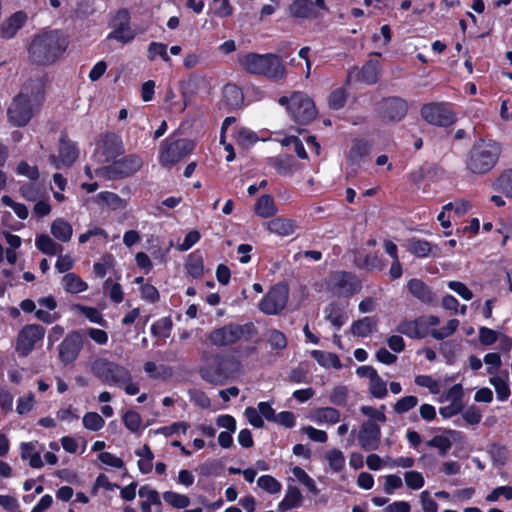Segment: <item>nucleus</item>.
I'll list each match as a JSON object with an SVG mask.
<instances>
[{"mask_svg": "<svg viewBox=\"0 0 512 512\" xmlns=\"http://www.w3.org/2000/svg\"><path fill=\"white\" fill-rule=\"evenodd\" d=\"M278 212L274 200L270 195H262L255 203V213L262 218H269Z\"/></svg>", "mask_w": 512, "mask_h": 512, "instance_id": "c9c22d12", "label": "nucleus"}, {"mask_svg": "<svg viewBox=\"0 0 512 512\" xmlns=\"http://www.w3.org/2000/svg\"><path fill=\"white\" fill-rule=\"evenodd\" d=\"M193 149V143L186 139L172 140L167 138L160 144L159 163L162 167L171 168L187 156Z\"/></svg>", "mask_w": 512, "mask_h": 512, "instance_id": "1a4fd4ad", "label": "nucleus"}, {"mask_svg": "<svg viewBox=\"0 0 512 512\" xmlns=\"http://www.w3.org/2000/svg\"><path fill=\"white\" fill-rule=\"evenodd\" d=\"M310 419L318 425L333 426L340 422L341 413L334 407H319L311 412Z\"/></svg>", "mask_w": 512, "mask_h": 512, "instance_id": "4be33fe9", "label": "nucleus"}, {"mask_svg": "<svg viewBox=\"0 0 512 512\" xmlns=\"http://www.w3.org/2000/svg\"><path fill=\"white\" fill-rule=\"evenodd\" d=\"M104 293L107 294L114 303H121L124 299L121 285L110 278L104 283Z\"/></svg>", "mask_w": 512, "mask_h": 512, "instance_id": "8fccbe9b", "label": "nucleus"}, {"mask_svg": "<svg viewBox=\"0 0 512 512\" xmlns=\"http://www.w3.org/2000/svg\"><path fill=\"white\" fill-rule=\"evenodd\" d=\"M266 228L274 234L289 236L294 233L297 225L295 221L286 218H274L266 223Z\"/></svg>", "mask_w": 512, "mask_h": 512, "instance_id": "393cba45", "label": "nucleus"}, {"mask_svg": "<svg viewBox=\"0 0 512 512\" xmlns=\"http://www.w3.org/2000/svg\"><path fill=\"white\" fill-rule=\"evenodd\" d=\"M460 432L455 430H444L442 434L435 435L428 442L427 446L436 448L439 455L445 456L451 449L453 443L459 439Z\"/></svg>", "mask_w": 512, "mask_h": 512, "instance_id": "412c9836", "label": "nucleus"}, {"mask_svg": "<svg viewBox=\"0 0 512 512\" xmlns=\"http://www.w3.org/2000/svg\"><path fill=\"white\" fill-rule=\"evenodd\" d=\"M348 399V389L346 386H336L334 387L330 394H329V400L332 404L336 406H344L347 403Z\"/></svg>", "mask_w": 512, "mask_h": 512, "instance_id": "052dcab7", "label": "nucleus"}, {"mask_svg": "<svg viewBox=\"0 0 512 512\" xmlns=\"http://www.w3.org/2000/svg\"><path fill=\"white\" fill-rule=\"evenodd\" d=\"M407 287L410 293L423 303H431L433 301V294L429 287L419 279H411Z\"/></svg>", "mask_w": 512, "mask_h": 512, "instance_id": "2f4dec72", "label": "nucleus"}, {"mask_svg": "<svg viewBox=\"0 0 512 512\" xmlns=\"http://www.w3.org/2000/svg\"><path fill=\"white\" fill-rule=\"evenodd\" d=\"M224 361L219 360L215 368L211 366H203L200 369V374L204 380L212 384H222L230 377V373L226 372L223 368Z\"/></svg>", "mask_w": 512, "mask_h": 512, "instance_id": "b1692460", "label": "nucleus"}, {"mask_svg": "<svg viewBox=\"0 0 512 512\" xmlns=\"http://www.w3.org/2000/svg\"><path fill=\"white\" fill-rule=\"evenodd\" d=\"M500 153V146L496 142L480 139L472 145L466 155V169L472 174H486L495 167Z\"/></svg>", "mask_w": 512, "mask_h": 512, "instance_id": "20e7f679", "label": "nucleus"}, {"mask_svg": "<svg viewBox=\"0 0 512 512\" xmlns=\"http://www.w3.org/2000/svg\"><path fill=\"white\" fill-rule=\"evenodd\" d=\"M77 157L78 149L76 145L65 136H62L59 144V157L50 155L49 162L54 168L60 169L62 167L71 166L76 161Z\"/></svg>", "mask_w": 512, "mask_h": 512, "instance_id": "a211bd4d", "label": "nucleus"}, {"mask_svg": "<svg viewBox=\"0 0 512 512\" xmlns=\"http://www.w3.org/2000/svg\"><path fill=\"white\" fill-rule=\"evenodd\" d=\"M324 457L328 462L329 468L332 472L339 473L344 469L345 456L340 449H330L326 451Z\"/></svg>", "mask_w": 512, "mask_h": 512, "instance_id": "a19ab883", "label": "nucleus"}, {"mask_svg": "<svg viewBox=\"0 0 512 512\" xmlns=\"http://www.w3.org/2000/svg\"><path fill=\"white\" fill-rule=\"evenodd\" d=\"M303 500L302 494L296 487L289 486L284 498L278 503V510L284 512L286 510L298 507Z\"/></svg>", "mask_w": 512, "mask_h": 512, "instance_id": "72a5a7b5", "label": "nucleus"}, {"mask_svg": "<svg viewBox=\"0 0 512 512\" xmlns=\"http://www.w3.org/2000/svg\"><path fill=\"white\" fill-rule=\"evenodd\" d=\"M381 440V429L372 420L364 421L357 433L359 446L365 451L377 450Z\"/></svg>", "mask_w": 512, "mask_h": 512, "instance_id": "dca6fc26", "label": "nucleus"}, {"mask_svg": "<svg viewBox=\"0 0 512 512\" xmlns=\"http://www.w3.org/2000/svg\"><path fill=\"white\" fill-rule=\"evenodd\" d=\"M27 21L26 13L18 11L6 19L0 28L1 37L4 39L13 38Z\"/></svg>", "mask_w": 512, "mask_h": 512, "instance_id": "5701e85b", "label": "nucleus"}, {"mask_svg": "<svg viewBox=\"0 0 512 512\" xmlns=\"http://www.w3.org/2000/svg\"><path fill=\"white\" fill-rule=\"evenodd\" d=\"M270 165L281 175H288L293 170V162L289 156L271 158Z\"/></svg>", "mask_w": 512, "mask_h": 512, "instance_id": "603ef678", "label": "nucleus"}, {"mask_svg": "<svg viewBox=\"0 0 512 512\" xmlns=\"http://www.w3.org/2000/svg\"><path fill=\"white\" fill-rule=\"evenodd\" d=\"M83 426L90 431H99L105 425V420L96 412H87L82 419Z\"/></svg>", "mask_w": 512, "mask_h": 512, "instance_id": "5fc2aeb1", "label": "nucleus"}, {"mask_svg": "<svg viewBox=\"0 0 512 512\" xmlns=\"http://www.w3.org/2000/svg\"><path fill=\"white\" fill-rule=\"evenodd\" d=\"M94 201L98 205H106L112 210L124 209L127 205L126 200L122 199L119 195L110 191H102L94 197Z\"/></svg>", "mask_w": 512, "mask_h": 512, "instance_id": "c756f323", "label": "nucleus"}, {"mask_svg": "<svg viewBox=\"0 0 512 512\" xmlns=\"http://www.w3.org/2000/svg\"><path fill=\"white\" fill-rule=\"evenodd\" d=\"M405 484L409 489L419 490L424 486L423 475L418 471H408L404 474Z\"/></svg>", "mask_w": 512, "mask_h": 512, "instance_id": "e2e57ef3", "label": "nucleus"}, {"mask_svg": "<svg viewBox=\"0 0 512 512\" xmlns=\"http://www.w3.org/2000/svg\"><path fill=\"white\" fill-rule=\"evenodd\" d=\"M45 328L39 324L25 325L18 333L15 350L20 357H27L34 349L35 344L45 336Z\"/></svg>", "mask_w": 512, "mask_h": 512, "instance_id": "f8f14e48", "label": "nucleus"}, {"mask_svg": "<svg viewBox=\"0 0 512 512\" xmlns=\"http://www.w3.org/2000/svg\"><path fill=\"white\" fill-rule=\"evenodd\" d=\"M422 118L431 125L449 126L455 121L454 113L444 103H429L421 108Z\"/></svg>", "mask_w": 512, "mask_h": 512, "instance_id": "4468645a", "label": "nucleus"}, {"mask_svg": "<svg viewBox=\"0 0 512 512\" xmlns=\"http://www.w3.org/2000/svg\"><path fill=\"white\" fill-rule=\"evenodd\" d=\"M348 302L333 301L324 309V318L337 330L349 319L347 312Z\"/></svg>", "mask_w": 512, "mask_h": 512, "instance_id": "6ab92c4d", "label": "nucleus"}, {"mask_svg": "<svg viewBox=\"0 0 512 512\" xmlns=\"http://www.w3.org/2000/svg\"><path fill=\"white\" fill-rule=\"evenodd\" d=\"M377 327V320L374 317H363L352 323L350 332L357 337L371 335Z\"/></svg>", "mask_w": 512, "mask_h": 512, "instance_id": "7c9ffc66", "label": "nucleus"}, {"mask_svg": "<svg viewBox=\"0 0 512 512\" xmlns=\"http://www.w3.org/2000/svg\"><path fill=\"white\" fill-rule=\"evenodd\" d=\"M74 309L85 316L90 322L98 324L102 327L108 326L107 321L104 319L102 313L98 309L80 304L75 305Z\"/></svg>", "mask_w": 512, "mask_h": 512, "instance_id": "79ce46f5", "label": "nucleus"}, {"mask_svg": "<svg viewBox=\"0 0 512 512\" xmlns=\"http://www.w3.org/2000/svg\"><path fill=\"white\" fill-rule=\"evenodd\" d=\"M508 376L505 377L494 375L489 382L494 387L499 401H506L510 396V389L507 383Z\"/></svg>", "mask_w": 512, "mask_h": 512, "instance_id": "c03bdc74", "label": "nucleus"}, {"mask_svg": "<svg viewBox=\"0 0 512 512\" xmlns=\"http://www.w3.org/2000/svg\"><path fill=\"white\" fill-rule=\"evenodd\" d=\"M44 100V83L41 79L26 82L8 108L9 121L18 127L25 126L39 110Z\"/></svg>", "mask_w": 512, "mask_h": 512, "instance_id": "f257e3e1", "label": "nucleus"}, {"mask_svg": "<svg viewBox=\"0 0 512 512\" xmlns=\"http://www.w3.org/2000/svg\"><path fill=\"white\" fill-rule=\"evenodd\" d=\"M313 358L317 361V363L325 368H335L341 369L342 364L340 358L335 353L323 352L320 350L312 351Z\"/></svg>", "mask_w": 512, "mask_h": 512, "instance_id": "58836bf2", "label": "nucleus"}, {"mask_svg": "<svg viewBox=\"0 0 512 512\" xmlns=\"http://www.w3.org/2000/svg\"><path fill=\"white\" fill-rule=\"evenodd\" d=\"M109 25L112 31L107 35V39L127 44L136 36L135 31L130 26V13L127 9L118 10Z\"/></svg>", "mask_w": 512, "mask_h": 512, "instance_id": "ddd939ff", "label": "nucleus"}, {"mask_svg": "<svg viewBox=\"0 0 512 512\" xmlns=\"http://www.w3.org/2000/svg\"><path fill=\"white\" fill-rule=\"evenodd\" d=\"M159 56L164 62H170V57L167 53V45L161 42H151L147 49V57L150 61Z\"/></svg>", "mask_w": 512, "mask_h": 512, "instance_id": "3c124183", "label": "nucleus"}, {"mask_svg": "<svg viewBox=\"0 0 512 512\" xmlns=\"http://www.w3.org/2000/svg\"><path fill=\"white\" fill-rule=\"evenodd\" d=\"M123 152L121 139L114 135H107L103 140L102 153L106 161L116 158Z\"/></svg>", "mask_w": 512, "mask_h": 512, "instance_id": "cd10ccee", "label": "nucleus"}, {"mask_svg": "<svg viewBox=\"0 0 512 512\" xmlns=\"http://www.w3.org/2000/svg\"><path fill=\"white\" fill-rule=\"evenodd\" d=\"M289 290L285 284L278 283L272 286L259 303V309L266 315L280 313L287 304Z\"/></svg>", "mask_w": 512, "mask_h": 512, "instance_id": "9b49d317", "label": "nucleus"}, {"mask_svg": "<svg viewBox=\"0 0 512 512\" xmlns=\"http://www.w3.org/2000/svg\"><path fill=\"white\" fill-rule=\"evenodd\" d=\"M223 97L228 106L238 108L242 105L244 97L242 90L234 84H227L223 89Z\"/></svg>", "mask_w": 512, "mask_h": 512, "instance_id": "4c0bfd02", "label": "nucleus"}, {"mask_svg": "<svg viewBox=\"0 0 512 512\" xmlns=\"http://www.w3.org/2000/svg\"><path fill=\"white\" fill-rule=\"evenodd\" d=\"M61 283L64 290L71 294L81 293L88 289V284L74 273L64 275Z\"/></svg>", "mask_w": 512, "mask_h": 512, "instance_id": "f704fd0d", "label": "nucleus"}, {"mask_svg": "<svg viewBox=\"0 0 512 512\" xmlns=\"http://www.w3.org/2000/svg\"><path fill=\"white\" fill-rule=\"evenodd\" d=\"M138 494L140 498H142L140 503H148L157 507H160L162 504L159 493L149 485L141 486L139 488Z\"/></svg>", "mask_w": 512, "mask_h": 512, "instance_id": "864d4df0", "label": "nucleus"}, {"mask_svg": "<svg viewBox=\"0 0 512 512\" xmlns=\"http://www.w3.org/2000/svg\"><path fill=\"white\" fill-rule=\"evenodd\" d=\"M459 325L460 322L458 319H450L443 327L432 329L431 336L436 340L446 339L457 331Z\"/></svg>", "mask_w": 512, "mask_h": 512, "instance_id": "49530a36", "label": "nucleus"}, {"mask_svg": "<svg viewBox=\"0 0 512 512\" xmlns=\"http://www.w3.org/2000/svg\"><path fill=\"white\" fill-rule=\"evenodd\" d=\"M416 321V327H417V333L418 339H422L427 337L428 335L431 336V331L434 329L435 326H437L440 322V319L435 315H427V316H420Z\"/></svg>", "mask_w": 512, "mask_h": 512, "instance_id": "e433bc0d", "label": "nucleus"}, {"mask_svg": "<svg viewBox=\"0 0 512 512\" xmlns=\"http://www.w3.org/2000/svg\"><path fill=\"white\" fill-rule=\"evenodd\" d=\"M370 145L364 140H355L347 154V160L351 166H358L368 155Z\"/></svg>", "mask_w": 512, "mask_h": 512, "instance_id": "c85d7f7f", "label": "nucleus"}, {"mask_svg": "<svg viewBox=\"0 0 512 512\" xmlns=\"http://www.w3.org/2000/svg\"><path fill=\"white\" fill-rule=\"evenodd\" d=\"M328 10L325 0H294L289 6L292 17L316 19Z\"/></svg>", "mask_w": 512, "mask_h": 512, "instance_id": "2eb2a0df", "label": "nucleus"}, {"mask_svg": "<svg viewBox=\"0 0 512 512\" xmlns=\"http://www.w3.org/2000/svg\"><path fill=\"white\" fill-rule=\"evenodd\" d=\"M496 187L507 197L512 198V169L505 170L496 180Z\"/></svg>", "mask_w": 512, "mask_h": 512, "instance_id": "13d9d810", "label": "nucleus"}, {"mask_svg": "<svg viewBox=\"0 0 512 512\" xmlns=\"http://www.w3.org/2000/svg\"><path fill=\"white\" fill-rule=\"evenodd\" d=\"M418 398L416 396H405L399 399L394 405V411L398 414H403L416 407Z\"/></svg>", "mask_w": 512, "mask_h": 512, "instance_id": "338daca9", "label": "nucleus"}, {"mask_svg": "<svg viewBox=\"0 0 512 512\" xmlns=\"http://www.w3.org/2000/svg\"><path fill=\"white\" fill-rule=\"evenodd\" d=\"M370 393L378 399H383L387 395V387L386 383L382 380V378L376 375L369 383Z\"/></svg>", "mask_w": 512, "mask_h": 512, "instance_id": "69168bd1", "label": "nucleus"}, {"mask_svg": "<svg viewBox=\"0 0 512 512\" xmlns=\"http://www.w3.org/2000/svg\"><path fill=\"white\" fill-rule=\"evenodd\" d=\"M143 160L135 154L127 155L111 165L95 170L97 176L104 177L108 180H116L129 177L141 169Z\"/></svg>", "mask_w": 512, "mask_h": 512, "instance_id": "6e6552de", "label": "nucleus"}, {"mask_svg": "<svg viewBox=\"0 0 512 512\" xmlns=\"http://www.w3.org/2000/svg\"><path fill=\"white\" fill-rule=\"evenodd\" d=\"M68 44L67 37L60 31H44L33 37L28 48V55L34 64L48 66L60 59Z\"/></svg>", "mask_w": 512, "mask_h": 512, "instance_id": "f03ea898", "label": "nucleus"}, {"mask_svg": "<svg viewBox=\"0 0 512 512\" xmlns=\"http://www.w3.org/2000/svg\"><path fill=\"white\" fill-rule=\"evenodd\" d=\"M164 501L176 509H183L189 506L190 498L184 494L174 491H166L163 493Z\"/></svg>", "mask_w": 512, "mask_h": 512, "instance_id": "de8ad7c7", "label": "nucleus"}, {"mask_svg": "<svg viewBox=\"0 0 512 512\" xmlns=\"http://www.w3.org/2000/svg\"><path fill=\"white\" fill-rule=\"evenodd\" d=\"M83 346V336L81 331H73L67 334L59 345L60 360L69 364L74 362Z\"/></svg>", "mask_w": 512, "mask_h": 512, "instance_id": "f3484780", "label": "nucleus"}, {"mask_svg": "<svg viewBox=\"0 0 512 512\" xmlns=\"http://www.w3.org/2000/svg\"><path fill=\"white\" fill-rule=\"evenodd\" d=\"M407 103L398 97L384 99L381 106L382 116L390 121H400L407 114Z\"/></svg>", "mask_w": 512, "mask_h": 512, "instance_id": "aec40b11", "label": "nucleus"}, {"mask_svg": "<svg viewBox=\"0 0 512 512\" xmlns=\"http://www.w3.org/2000/svg\"><path fill=\"white\" fill-rule=\"evenodd\" d=\"M21 457L28 460L32 468H41L44 465L41 452L37 449V442L21 443Z\"/></svg>", "mask_w": 512, "mask_h": 512, "instance_id": "bb28decb", "label": "nucleus"}, {"mask_svg": "<svg viewBox=\"0 0 512 512\" xmlns=\"http://www.w3.org/2000/svg\"><path fill=\"white\" fill-rule=\"evenodd\" d=\"M35 246L42 253L53 256L62 252L63 247L57 244L49 235L40 234L35 238Z\"/></svg>", "mask_w": 512, "mask_h": 512, "instance_id": "473e14b6", "label": "nucleus"}, {"mask_svg": "<svg viewBox=\"0 0 512 512\" xmlns=\"http://www.w3.org/2000/svg\"><path fill=\"white\" fill-rule=\"evenodd\" d=\"M362 78L365 82L373 84L377 81L378 62L374 60L368 61L361 70Z\"/></svg>", "mask_w": 512, "mask_h": 512, "instance_id": "0e129e2a", "label": "nucleus"}, {"mask_svg": "<svg viewBox=\"0 0 512 512\" xmlns=\"http://www.w3.org/2000/svg\"><path fill=\"white\" fill-rule=\"evenodd\" d=\"M19 192L27 201H37L43 198V192L34 183H24L20 186Z\"/></svg>", "mask_w": 512, "mask_h": 512, "instance_id": "4d7b16f0", "label": "nucleus"}, {"mask_svg": "<svg viewBox=\"0 0 512 512\" xmlns=\"http://www.w3.org/2000/svg\"><path fill=\"white\" fill-rule=\"evenodd\" d=\"M50 232L60 242H69L73 236L71 224L63 218H56L52 221Z\"/></svg>", "mask_w": 512, "mask_h": 512, "instance_id": "a878e982", "label": "nucleus"}, {"mask_svg": "<svg viewBox=\"0 0 512 512\" xmlns=\"http://www.w3.org/2000/svg\"><path fill=\"white\" fill-rule=\"evenodd\" d=\"M1 201L4 205L10 207L14 213L22 220H25L28 218V215H29V211H28V208L22 204V203H18V202H15L10 196L8 195H4L2 198H1Z\"/></svg>", "mask_w": 512, "mask_h": 512, "instance_id": "680f3d73", "label": "nucleus"}, {"mask_svg": "<svg viewBox=\"0 0 512 512\" xmlns=\"http://www.w3.org/2000/svg\"><path fill=\"white\" fill-rule=\"evenodd\" d=\"M256 334L253 323L236 324L228 323L214 328L207 335V340L212 346L226 347L240 341H248Z\"/></svg>", "mask_w": 512, "mask_h": 512, "instance_id": "39448f33", "label": "nucleus"}, {"mask_svg": "<svg viewBox=\"0 0 512 512\" xmlns=\"http://www.w3.org/2000/svg\"><path fill=\"white\" fill-rule=\"evenodd\" d=\"M91 372L109 386H118L127 382L130 377V371L126 367L106 358L95 359L91 364Z\"/></svg>", "mask_w": 512, "mask_h": 512, "instance_id": "423d86ee", "label": "nucleus"}, {"mask_svg": "<svg viewBox=\"0 0 512 512\" xmlns=\"http://www.w3.org/2000/svg\"><path fill=\"white\" fill-rule=\"evenodd\" d=\"M257 486L269 494H278L282 489L281 483L271 475H263L258 478Z\"/></svg>", "mask_w": 512, "mask_h": 512, "instance_id": "09e8293b", "label": "nucleus"}, {"mask_svg": "<svg viewBox=\"0 0 512 512\" xmlns=\"http://www.w3.org/2000/svg\"><path fill=\"white\" fill-rule=\"evenodd\" d=\"M35 405V397L32 393H28L24 396H21L17 400L16 412L19 415H25L29 413Z\"/></svg>", "mask_w": 512, "mask_h": 512, "instance_id": "774afa93", "label": "nucleus"}, {"mask_svg": "<svg viewBox=\"0 0 512 512\" xmlns=\"http://www.w3.org/2000/svg\"><path fill=\"white\" fill-rule=\"evenodd\" d=\"M122 419L125 427L132 433L138 432L142 425L141 416L132 410L127 411Z\"/></svg>", "mask_w": 512, "mask_h": 512, "instance_id": "bf43d9fd", "label": "nucleus"}, {"mask_svg": "<svg viewBox=\"0 0 512 512\" xmlns=\"http://www.w3.org/2000/svg\"><path fill=\"white\" fill-rule=\"evenodd\" d=\"M415 384L427 388L432 394H439L442 388L440 381L435 380L430 375H417Z\"/></svg>", "mask_w": 512, "mask_h": 512, "instance_id": "6e6d98bb", "label": "nucleus"}, {"mask_svg": "<svg viewBox=\"0 0 512 512\" xmlns=\"http://www.w3.org/2000/svg\"><path fill=\"white\" fill-rule=\"evenodd\" d=\"M281 105H286L291 118L299 124H307L316 116L313 101L302 92H295L289 98L281 97Z\"/></svg>", "mask_w": 512, "mask_h": 512, "instance_id": "0eeeda50", "label": "nucleus"}, {"mask_svg": "<svg viewBox=\"0 0 512 512\" xmlns=\"http://www.w3.org/2000/svg\"><path fill=\"white\" fill-rule=\"evenodd\" d=\"M236 143L242 148H249L258 141L257 134L247 128H238L234 134Z\"/></svg>", "mask_w": 512, "mask_h": 512, "instance_id": "a18cd8bd", "label": "nucleus"}, {"mask_svg": "<svg viewBox=\"0 0 512 512\" xmlns=\"http://www.w3.org/2000/svg\"><path fill=\"white\" fill-rule=\"evenodd\" d=\"M432 249L433 246L426 240L412 238L407 242V250L416 257H427Z\"/></svg>", "mask_w": 512, "mask_h": 512, "instance_id": "ea45409f", "label": "nucleus"}, {"mask_svg": "<svg viewBox=\"0 0 512 512\" xmlns=\"http://www.w3.org/2000/svg\"><path fill=\"white\" fill-rule=\"evenodd\" d=\"M241 68L249 74L260 75L269 80L278 81L286 76V67L282 59L273 53H245L238 57Z\"/></svg>", "mask_w": 512, "mask_h": 512, "instance_id": "7ed1b4c3", "label": "nucleus"}, {"mask_svg": "<svg viewBox=\"0 0 512 512\" xmlns=\"http://www.w3.org/2000/svg\"><path fill=\"white\" fill-rule=\"evenodd\" d=\"M186 271L194 278L202 277L204 273V261L201 255L192 253L188 256L186 264Z\"/></svg>", "mask_w": 512, "mask_h": 512, "instance_id": "37998d69", "label": "nucleus"}, {"mask_svg": "<svg viewBox=\"0 0 512 512\" xmlns=\"http://www.w3.org/2000/svg\"><path fill=\"white\" fill-rule=\"evenodd\" d=\"M327 289L335 296L348 297L357 293L360 288V282L351 273L344 271L333 272L326 280Z\"/></svg>", "mask_w": 512, "mask_h": 512, "instance_id": "9d476101", "label": "nucleus"}]
</instances>
